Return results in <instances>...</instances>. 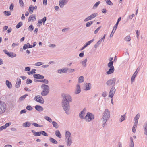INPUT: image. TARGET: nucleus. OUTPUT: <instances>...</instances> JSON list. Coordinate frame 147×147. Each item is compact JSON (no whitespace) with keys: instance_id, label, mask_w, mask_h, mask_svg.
I'll return each mask as SVG.
<instances>
[{"instance_id":"nucleus-61","label":"nucleus","mask_w":147,"mask_h":147,"mask_svg":"<svg viewBox=\"0 0 147 147\" xmlns=\"http://www.w3.org/2000/svg\"><path fill=\"white\" fill-rule=\"evenodd\" d=\"M11 124V123H8L5 124V125H4L5 127L6 128L8 127L9 126V125H10Z\"/></svg>"},{"instance_id":"nucleus-25","label":"nucleus","mask_w":147,"mask_h":147,"mask_svg":"<svg viewBox=\"0 0 147 147\" xmlns=\"http://www.w3.org/2000/svg\"><path fill=\"white\" fill-rule=\"evenodd\" d=\"M31 124H32V123H30L29 121H27L23 123L22 126L25 127H29Z\"/></svg>"},{"instance_id":"nucleus-35","label":"nucleus","mask_w":147,"mask_h":147,"mask_svg":"<svg viewBox=\"0 0 147 147\" xmlns=\"http://www.w3.org/2000/svg\"><path fill=\"white\" fill-rule=\"evenodd\" d=\"M49 141L52 143L54 144H57L58 143V142L52 138L51 137L49 138Z\"/></svg>"},{"instance_id":"nucleus-55","label":"nucleus","mask_w":147,"mask_h":147,"mask_svg":"<svg viewBox=\"0 0 147 147\" xmlns=\"http://www.w3.org/2000/svg\"><path fill=\"white\" fill-rule=\"evenodd\" d=\"M26 109L28 110L31 111L32 110L33 108L31 106L28 105L26 107Z\"/></svg>"},{"instance_id":"nucleus-45","label":"nucleus","mask_w":147,"mask_h":147,"mask_svg":"<svg viewBox=\"0 0 147 147\" xmlns=\"http://www.w3.org/2000/svg\"><path fill=\"white\" fill-rule=\"evenodd\" d=\"M84 80V78L83 76H80L79 78L78 81L80 82H83Z\"/></svg>"},{"instance_id":"nucleus-6","label":"nucleus","mask_w":147,"mask_h":147,"mask_svg":"<svg viewBox=\"0 0 147 147\" xmlns=\"http://www.w3.org/2000/svg\"><path fill=\"white\" fill-rule=\"evenodd\" d=\"M121 17H120L118 18V19L117 20V21L115 24L114 25V26L113 30L112 31V32L111 33L110 36V37H112L115 33V31L117 27L118 24H119V22L121 20Z\"/></svg>"},{"instance_id":"nucleus-51","label":"nucleus","mask_w":147,"mask_h":147,"mask_svg":"<svg viewBox=\"0 0 147 147\" xmlns=\"http://www.w3.org/2000/svg\"><path fill=\"white\" fill-rule=\"evenodd\" d=\"M14 4L13 3H11L9 6V9L11 11H13Z\"/></svg>"},{"instance_id":"nucleus-56","label":"nucleus","mask_w":147,"mask_h":147,"mask_svg":"<svg viewBox=\"0 0 147 147\" xmlns=\"http://www.w3.org/2000/svg\"><path fill=\"white\" fill-rule=\"evenodd\" d=\"M32 82V81L30 79L28 78L27 79L26 83L27 84H30Z\"/></svg>"},{"instance_id":"nucleus-2","label":"nucleus","mask_w":147,"mask_h":147,"mask_svg":"<svg viewBox=\"0 0 147 147\" xmlns=\"http://www.w3.org/2000/svg\"><path fill=\"white\" fill-rule=\"evenodd\" d=\"M110 112L108 109H106L103 113V117L102 119V126L104 127L106 124V122L110 117Z\"/></svg>"},{"instance_id":"nucleus-29","label":"nucleus","mask_w":147,"mask_h":147,"mask_svg":"<svg viewBox=\"0 0 147 147\" xmlns=\"http://www.w3.org/2000/svg\"><path fill=\"white\" fill-rule=\"evenodd\" d=\"M91 84L90 83H87L86 85V90H88L90 89L91 88Z\"/></svg>"},{"instance_id":"nucleus-31","label":"nucleus","mask_w":147,"mask_h":147,"mask_svg":"<svg viewBox=\"0 0 147 147\" xmlns=\"http://www.w3.org/2000/svg\"><path fill=\"white\" fill-rule=\"evenodd\" d=\"M6 84L9 88H11L12 87V85L11 82L8 80L6 81Z\"/></svg>"},{"instance_id":"nucleus-36","label":"nucleus","mask_w":147,"mask_h":147,"mask_svg":"<svg viewBox=\"0 0 147 147\" xmlns=\"http://www.w3.org/2000/svg\"><path fill=\"white\" fill-rule=\"evenodd\" d=\"M52 124L54 127L56 129H57L59 127V125L55 121H52Z\"/></svg>"},{"instance_id":"nucleus-8","label":"nucleus","mask_w":147,"mask_h":147,"mask_svg":"<svg viewBox=\"0 0 147 147\" xmlns=\"http://www.w3.org/2000/svg\"><path fill=\"white\" fill-rule=\"evenodd\" d=\"M116 80L115 78H113L108 80L106 82V84L108 86H114L115 85Z\"/></svg>"},{"instance_id":"nucleus-40","label":"nucleus","mask_w":147,"mask_h":147,"mask_svg":"<svg viewBox=\"0 0 147 147\" xmlns=\"http://www.w3.org/2000/svg\"><path fill=\"white\" fill-rule=\"evenodd\" d=\"M7 16L10 15L11 14V12L9 11H5L3 12Z\"/></svg>"},{"instance_id":"nucleus-48","label":"nucleus","mask_w":147,"mask_h":147,"mask_svg":"<svg viewBox=\"0 0 147 147\" xmlns=\"http://www.w3.org/2000/svg\"><path fill=\"white\" fill-rule=\"evenodd\" d=\"M100 1L97 2L93 6V8L94 9L96 8L100 4Z\"/></svg>"},{"instance_id":"nucleus-23","label":"nucleus","mask_w":147,"mask_h":147,"mask_svg":"<svg viewBox=\"0 0 147 147\" xmlns=\"http://www.w3.org/2000/svg\"><path fill=\"white\" fill-rule=\"evenodd\" d=\"M109 68H110L109 69L108 71L106 72L107 74L108 75L111 74L113 73V72L115 70L114 67H111Z\"/></svg>"},{"instance_id":"nucleus-50","label":"nucleus","mask_w":147,"mask_h":147,"mask_svg":"<svg viewBox=\"0 0 147 147\" xmlns=\"http://www.w3.org/2000/svg\"><path fill=\"white\" fill-rule=\"evenodd\" d=\"M45 119L49 122L51 123L52 122V119L48 116H46L45 117Z\"/></svg>"},{"instance_id":"nucleus-26","label":"nucleus","mask_w":147,"mask_h":147,"mask_svg":"<svg viewBox=\"0 0 147 147\" xmlns=\"http://www.w3.org/2000/svg\"><path fill=\"white\" fill-rule=\"evenodd\" d=\"M47 20V18L46 17H44L41 20L39 19L38 21V23L37 24L38 25V24H42L43 22V23H44Z\"/></svg>"},{"instance_id":"nucleus-42","label":"nucleus","mask_w":147,"mask_h":147,"mask_svg":"<svg viewBox=\"0 0 147 147\" xmlns=\"http://www.w3.org/2000/svg\"><path fill=\"white\" fill-rule=\"evenodd\" d=\"M93 23V22L92 21H90L86 24V27H90L92 24Z\"/></svg>"},{"instance_id":"nucleus-46","label":"nucleus","mask_w":147,"mask_h":147,"mask_svg":"<svg viewBox=\"0 0 147 147\" xmlns=\"http://www.w3.org/2000/svg\"><path fill=\"white\" fill-rule=\"evenodd\" d=\"M140 115L139 113L137 114L134 117V121H138V120L139 118Z\"/></svg>"},{"instance_id":"nucleus-24","label":"nucleus","mask_w":147,"mask_h":147,"mask_svg":"<svg viewBox=\"0 0 147 147\" xmlns=\"http://www.w3.org/2000/svg\"><path fill=\"white\" fill-rule=\"evenodd\" d=\"M31 47V45H30L29 43H28L24 45L23 49L24 50H26L27 48H32Z\"/></svg>"},{"instance_id":"nucleus-54","label":"nucleus","mask_w":147,"mask_h":147,"mask_svg":"<svg viewBox=\"0 0 147 147\" xmlns=\"http://www.w3.org/2000/svg\"><path fill=\"white\" fill-rule=\"evenodd\" d=\"M42 135L45 136H48L47 134L44 131H40V135Z\"/></svg>"},{"instance_id":"nucleus-38","label":"nucleus","mask_w":147,"mask_h":147,"mask_svg":"<svg viewBox=\"0 0 147 147\" xmlns=\"http://www.w3.org/2000/svg\"><path fill=\"white\" fill-rule=\"evenodd\" d=\"M124 40L127 42H130L131 40V37L129 36H127L125 37Z\"/></svg>"},{"instance_id":"nucleus-16","label":"nucleus","mask_w":147,"mask_h":147,"mask_svg":"<svg viewBox=\"0 0 147 147\" xmlns=\"http://www.w3.org/2000/svg\"><path fill=\"white\" fill-rule=\"evenodd\" d=\"M68 69L69 68H65L61 69L58 70L57 72L59 74H61L62 73H65L67 72Z\"/></svg>"},{"instance_id":"nucleus-4","label":"nucleus","mask_w":147,"mask_h":147,"mask_svg":"<svg viewBox=\"0 0 147 147\" xmlns=\"http://www.w3.org/2000/svg\"><path fill=\"white\" fill-rule=\"evenodd\" d=\"M94 118V116L92 113L88 112L84 118L87 122H90L93 120Z\"/></svg>"},{"instance_id":"nucleus-53","label":"nucleus","mask_w":147,"mask_h":147,"mask_svg":"<svg viewBox=\"0 0 147 147\" xmlns=\"http://www.w3.org/2000/svg\"><path fill=\"white\" fill-rule=\"evenodd\" d=\"M34 27L32 25H30L29 27L28 28V29L29 31H32L34 29Z\"/></svg>"},{"instance_id":"nucleus-63","label":"nucleus","mask_w":147,"mask_h":147,"mask_svg":"<svg viewBox=\"0 0 147 147\" xmlns=\"http://www.w3.org/2000/svg\"><path fill=\"white\" fill-rule=\"evenodd\" d=\"M69 70L68 72L69 73H71L74 72L75 71V69H70L68 70Z\"/></svg>"},{"instance_id":"nucleus-5","label":"nucleus","mask_w":147,"mask_h":147,"mask_svg":"<svg viewBox=\"0 0 147 147\" xmlns=\"http://www.w3.org/2000/svg\"><path fill=\"white\" fill-rule=\"evenodd\" d=\"M6 109V105L5 103L0 101V115L3 113Z\"/></svg>"},{"instance_id":"nucleus-19","label":"nucleus","mask_w":147,"mask_h":147,"mask_svg":"<svg viewBox=\"0 0 147 147\" xmlns=\"http://www.w3.org/2000/svg\"><path fill=\"white\" fill-rule=\"evenodd\" d=\"M35 108L38 112L42 111L43 110V108L40 105H36L35 106Z\"/></svg>"},{"instance_id":"nucleus-27","label":"nucleus","mask_w":147,"mask_h":147,"mask_svg":"<svg viewBox=\"0 0 147 147\" xmlns=\"http://www.w3.org/2000/svg\"><path fill=\"white\" fill-rule=\"evenodd\" d=\"M31 131L33 133V135L35 136H38L41 135H40V131L39 132H36L34 130H32Z\"/></svg>"},{"instance_id":"nucleus-30","label":"nucleus","mask_w":147,"mask_h":147,"mask_svg":"<svg viewBox=\"0 0 147 147\" xmlns=\"http://www.w3.org/2000/svg\"><path fill=\"white\" fill-rule=\"evenodd\" d=\"M71 133L69 131H66L65 134V138H72L71 136Z\"/></svg>"},{"instance_id":"nucleus-34","label":"nucleus","mask_w":147,"mask_h":147,"mask_svg":"<svg viewBox=\"0 0 147 147\" xmlns=\"http://www.w3.org/2000/svg\"><path fill=\"white\" fill-rule=\"evenodd\" d=\"M34 10V7L32 5H30L29 8L28 10L30 13H32Z\"/></svg>"},{"instance_id":"nucleus-1","label":"nucleus","mask_w":147,"mask_h":147,"mask_svg":"<svg viewBox=\"0 0 147 147\" xmlns=\"http://www.w3.org/2000/svg\"><path fill=\"white\" fill-rule=\"evenodd\" d=\"M72 102L71 97L69 94L64 95L62 102V107L66 114L69 115L70 113L69 111V103Z\"/></svg>"},{"instance_id":"nucleus-14","label":"nucleus","mask_w":147,"mask_h":147,"mask_svg":"<svg viewBox=\"0 0 147 147\" xmlns=\"http://www.w3.org/2000/svg\"><path fill=\"white\" fill-rule=\"evenodd\" d=\"M36 16L35 15H32L30 16L28 20V22L31 21H34L36 20Z\"/></svg>"},{"instance_id":"nucleus-9","label":"nucleus","mask_w":147,"mask_h":147,"mask_svg":"<svg viewBox=\"0 0 147 147\" xmlns=\"http://www.w3.org/2000/svg\"><path fill=\"white\" fill-rule=\"evenodd\" d=\"M116 91V89L114 86H112L111 88L109 93V97L112 98Z\"/></svg>"},{"instance_id":"nucleus-44","label":"nucleus","mask_w":147,"mask_h":147,"mask_svg":"<svg viewBox=\"0 0 147 147\" xmlns=\"http://www.w3.org/2000/svg\"><path fill=\"white\" fill-rule=\"evenodd\" d=\"M28 96V94H25L24 95L20 97V98L19 99L21 101L25 99V98H26V97Z\"/></svg>"},{"instance_id":"nucleus-39","label":"nucleus","mask_w":147,"mask_h":147,"mask_svg":"<svg viewBox=\"0 0 147 147\" xmlns=\"http://www.w3.org/2000/svg\"><path fill=\"white\" fill-rule=\"evenodd\" d=\"M23 25V22H19L16 26V28L17 29L19 28Z\"/></svg>"},{"instance_id":"nucleus-21","label":"nucleus","mask_w":147,"mask_h":147,"mask_svg":"<svg viewBox=\"0 0 147 147\" xmlns=\"http://www.w3.org/2000/svg\"><path fill=\"white\" fill-rule=\"evenodd\" d=\"M81 92L79 84H77L76 86L75 94H76L79 93Z\"/></svg>"},{"instance_id":"nucleus-43","label":"nucleus","mask_w":147,"mask_h":147,"mask_svg":"<svg viewBox=\"0 0 147 147\" xmlns=\"http://www.w3.org/2000/svg\"><path fill=\"white\" fill-rule=\"evenodd\" d=\"M36 70L35 69H32L31 70V71L28 72L27 74H28L29 75H30L33 74H35L36 73Z\"/></svg>"},{"instance_id":"nucleus-37","label":"nucleus","mask_w":147,"mask_h":147,"mask_svg":"<svg viewBox=\"0 0 147 147\" xmlns=\"http://www.w3.org/2000/svg\"><path fill=\"white\" fill-rule=\"evenodd\" d=\"M87 61V59H86L81 62L82 66L84 67H85L86 65V63Z\"/></svg>"},{"instance_id":"nucleus-64","label":"nucleus","mask_w":147,"mask_h":147,"mask_svg":"<svg viewBox=\"0 0 147 147\" xmlns=\"http://www.w3.org/2000/svg\"><path fill=\"white\" fill-rule=\"evenodd\" d=\"M136 127L133 126L132 128V131L133 133H135L136 130Z\"/></svg>"},{"instance_id":"nucleus-57","label":"nucleus","mask_w":147,"mask_h":147,"mask_svg":"<svg viewBox=\"0 0 147 147\" xmlns=\"http://www.w3.org/2000/svg\"><path fill=\"white\" fill-rule=\"evenodd\" d=\"M43 63L41 62H38L36 63L34 65L36 66H40L42 64H43Z\"/></svg>"},{"instance_id":"nucleus-11","label":"nucleus","mask_w":147,"mask_h":147,"mask_svg":"<svg viewBox=\"0 0 147 147\" xmlns=\"http://www.w3.org/2000/svg\"><path fill=\"white\" fill-rule=\"evenodd\" d=\"M68 0H60L59 2V6L61 8H63L64 5L68 2Z\"/></svg>"},{"instance_id":"nucleus-15","label":"nucleus","mask_w":147,"mask_h":147,"mask_svg":"<svg viewBox=\"0 0 147 147\" xmlns=\"http://www.w3.org/2000/svg\"><path fill=\"white\" fill-rule=\"evenodd\" d=\"M139 70V69H138V68H137L135 72L133 74L131 79V81L132 82H133L134 81V80L135 79V78L136 76L137 75V74L138 71Z\"/></svg>"},{"instance_id":"nucleus-59","label":"nucleus","mask_w":147,"mask_h":147,"mask_svg":"<svg viewBox=\"0 0 147 147\" xmlns=\"http://www.w3.org/2000/svg\"><path fill=\"white\" fill-rule=\"evenodd\" d=\"M30 68L29 67H26L24 69V71H29L30 70Z\"/></svg>"},{"instance_id":"nucleus-62","label":"nucleus","mask_w":147,"mask_h":147,"mask_svg":"<svg viewBox=\"0 0 147 147\" xmlns=\"http://www.w3.org/2000/svg\"><path fill=\"white\" fill-rule=\"evenodd\" d=\"M107 95V93L105 91L103 92L102 94V96L104 97H105Z\"/></svg>"},{"instance_id":"nucleus-47","label":"nucleus","mask_w":147,"mask_h":147,"mask_svg":"<svg viewBox=\"0 0 147 147\" xmlns=\"http://www.w3.org/2000/svg\"><path fill=\"white\" fill-rule=\"evenodd\" d=\"M105 1L107 4L111 6L113 5V3L110 0H105Z\"/></svg>"},{"instance_id":"nucleus-41","label":"nucleus","mask_w":147,"mask_h":147,"mask_svg":"<svg viewBox=\"0 0 147 147\" xmlns=\"http://www.w3.org/2000/svg\"><path fill=\"white\" fill-rule=\"evenodd\" d=\"M113 65V61H110L108 64L107 66L108 67H114Z\"/></svg>"},{"instance_id":"nucleus-17","label":"nucleus","mask_w":147,"mask_h":147,"mask_svg":"<svg viewBox=\"0 0 147 147\" xmlns=\"http://www.w3.org/2000/svg\"><path fill=\"white\" fill-rule=\"evenodd\" d=\"M65 140L67 144V146H69L71 144L72 142V138H65Z\"/></svg>"},{"instance_id":"nucleus-33","label":"nucleus","mask_w":147,"mask_h":147,"mask_svg":"<svg viewBox=\"0 0 147 147\" xmlns=\"http://www.w3.org/2000/svg\"><path fill=\"white\" fill-rule=\"evenodd\" d=\"M55 134L56 136L59 138L61 137V135L60 134V131L58 130H57L55 132Z\"/></svg>"},{"instance_id":"nucleus-58","label":"nucleus","mask_w":147,"mask_h":147,"mask_svg":"<svg viewBox=\"0 0 147 147\" xmlns=\"http://www.w3.org/2000/svg\"><path fill=\"white\" fill-rule=\"evenodd\" d=\"M101 26H100V27H98L96 30H95L94 31V34H97L98 31H99V30H100V29L101 28Z\"/></svg>"},{"instance_id":"nucleus-18","label":"nucleus","mask_w":147,"mask_h":147,"mask_svg":"<svg viewBox=\"0 0 147 147\" xmlns=\"http://www.w3.org/2000/svg\"><path fill=\"white\" fill-rule=\"evenodd\" d=\"M144 132V134L146 136H147V121L145 122L143 126Z\"/></svg>"},{"instance_id":"nucleus-49","label":"nucleus","mask_w":147,"mask_h":147,"mask_svg":"<svg viewBox=\"0 0 147 147\" xmlns=\"http://www.w3.org/2000/svg\"><path fill=\"white\" fill-rule=\"evenodd\" d=\"M125 114L124 115H121V117L120 118V122H122L125 119Z\"/></svg>"},{"instance_id":"nucleus-52","label":"nucleus","mask_w":147,"mask_h":147,"mask_svg":"<svg viewBox=\"0 0 147 147\" xmlns=\"http://www.w3.org/2000/svg\"><path fill=\"white\" fill-rule=\"evenodd\" d=\"M19 1L20 6L22 7H24V4L23 1L22 0H19Z\"/></svg>"},{"instance_id":"nucleus-32","label":"nucleus","mask_w":147,"mask_h":147,"mask_svg":"<svg viewBox=\"0 0 147 147\" xmlns=\"http://www.w3.org/2000/svg\"><path fill=\"white\" fill-rule=\"evenodd\" d=\"M32 124L36 127H42L43 125H39L35 123H32Z\"/></svg>"},{"instance_id":"nucleus-12","label":"nucleus","mask_w":147,"mask_h":147,"mask_svg":"<svg viewBox=\"0 0 147 147\" xmlns=\"http://www.w3.org/2000/svg\"><path fill=\"white\" fill-rule=\"evenodd\" d=\"M94 41V39H93L92 40L89 41L87 42H86L84 45V46L82 47L81 49H80V50H82L84 49L87 46L90 44L91 43H92V42H93Z\"/></svg>"},{"instance_id":"nucleus-22","label":"nucleus","mask_w":147,"mask_h":147,"mask_svg":"<svg viewBox=\"0 0 147 147\" xmlns=\"http://www.w3.org/2000/svg\"><path fill=\"white\" fill-rule=\"evenodd\" d=\"M17 80V81L16 82L15 87L16 88H18L20 86L21 84V79L20 78H18Z\"/></svg>"},{"instance_id":"nucleus-7","label":"nucleus","mask_w":147,"mask_h":147,"mask_svg":"<svg viewBox=\"0 0 147 147\" xmlns=\"http://www.w3.org/2000/svg\"><path fill=\"white\" fill-rule=\"evenodd\" d=\"M34 100L41 104H43L45 102L43 98L40 95L35 96L34 98Z\"/></svg>"},{"instance_id":"nucleus-13","label":"nucleus","mask_w":147,"mask_h":147,"mask_svg":"<svg viewBox=\"0 0 147 147\" xmlns=\"http://www.w3.org/2000/svg\"><path fill=\"white\" fill-rule=\"evenodd\" d=\"M86 111V109L84 108L79 113V117L80 118L82 119L84 118L85 115V112Z\"/></svg>"},{"instance_id":"nucleus-10","label":"nucleus","mask_w":147,"mask_h":147,"mask_svg":"<svg viewBox=\"0 0 147 147\" xmlns=\"http://www.w3.org/2000/svg\"><path fill=\"white\" fill-rule=\"evenodd\" d=\"M97 15L98 14L97 13H94L86 17L84 20V21L85 22H87L89 21V20H91L95 17H96L97 16Z\"/></svg>"},{"instance_id":"nucleus-60","label":"nucleus","mask_w":147,"mask_h":147,"mask_svg":"<svg viewBox=\"0 0 147 147\" xmlns=\"http://www.w3.org/2000/svg\"><path fill=\"white\" fill-rule=\"evenodd\" d=\"M27 111L26 109H23L21 111L20 114H22L24 113H26Z\"/></svg>"},{"instance_id":"nucleus-20","label":"nucleus","mask_w":147,"mask_h":147,"mask_svg":"<svg viewBox=\"0 0 147 147\" xmlns=\"http://www.w3.org/2000/svg\"><path fill=\"white\" fill-rule=\"evenodd\" d=\"M33 77L36 79H42L44 78L43 76L38 74H34Z\"/></svg>"},{"instance_id":"nucleus-28","label":"nucleus","mask_w":147,"mask_h":147,"mask_svg":"<svg viewBox=\"0 0 147 147\" xmlns=\"http://www.w3.org/2000/svg\"><path fill=\"white\" fill-rule=\"evenodd\" d=\"M7 55L9 57L11 58L14 57L16 56V54L14 53L13 52H9Z\"/></svg>"},{"instance_id":"nucleus-3","label":"nucleus","mask_w":147,"mask_h":147,"mask_svg":"<svg viewBox=\"0 0 147 147\" xmlns=\"http://www.w3.org/2000/svg\"><path fill=\"white\" fill-rule=\"evenodd\" d=\"M41 88L42 90L40 93L41 95L44 96H47L49 93L50 91L49 86L43 84L41 86Z\"/></svg>"}]
</instances>
